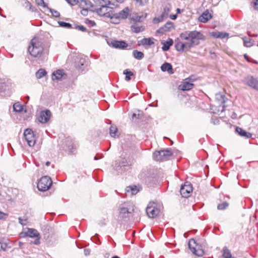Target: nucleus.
<instances>
[{
    "label": "nucleus",
    "instance_id": "36",
    "mask_svg": "<svg viewBox=\"0 0 258 258\" xmlns=\"http://www.w3.org/2000/svg\"><path fill=\"white\" fill-rule=\"evenodd\" d=\"M24 6L26 9H28L29 11H31L32 12H34L35 11V8L32 7L31 3L28 1H26L25 2Z\"/></svg>",
    "mask_w": 258,
    "mask_h": 258
},
{
    "label": "nucleus",
    "instance_id": "33",
    "mask_svg": "<svg viewBox=\"0 0 258 258\" xmlns=\"http://www.w3.org/2000/svg\"><path fill=\"white\" fill-rule=\"evenodd\" d=\"M133 53L134 57L137 59L140 60L144 57V53L141 51L134 50Z\"/></svg>",
    "mask_w": 258,
    "mask_h": 258
},
{
    "label": "nucleus",
    "instance_id": "22",
    "mask_svg": "<svg viewBox=\"0 0 258 258\" xmlns=\"http://www.w3.org/2000/svg\"><path fill=\"white\" fill-rule=\"evenodd\" d=\"M161 70L162 72H167L169 74L174 73L172 65L168 62L164 63L161 66Z\"/></svg>",
    "mask_w": 258,
    "mask_h": 258
},
{
    "label": "nucleus",
    "instance_id": "4",
    "mask_svg": "<svg viewBox=\"0 0 258 258\" xmlns=\"http://www.w3.org/2000/svg\"><path fill=\"white\" fill-rule=\"evenodd\" d=\"M114 5L112 3V5L104 6L103 7L96 8L95 11L96 13L100 16H103L106 18H110L112 16L113 9Z\"/></svg>",
    "mask_w": 258,
    "mask_h": 258
},
{
    "label": "nucleus",
    "instance_id": "28",
    "mask_svg": "<svg viewBox=\"0 0 258 258\" xmlns=\"http://www.w3.org/2000/svg\"><path fill=\"white\" fill-rule=\"evenodd\" d=\"M109 133L111 137H117V128L115 125H111L109 128Z\"/></svg>",
    "mask_w": 258,
    "mask_h": 258
},
{
    "label": "nucleus",
    "instance_id": "58",
    "mask_svg": "<svg viewBox=\"0 0 258 258\" xmlns=\"http://www.w3.org/2000/svg\"><path fill=\"white\" fill-rule=\"evenodd\" d=\"M84 254L85 255H88L90 253V250L89 249H85L84 250Z\"/></svg>",
    "mask_w": 258,
    "mask_h": 258
},
{
    "label": "nucleus",
    "instance_id": "10",
    "mask_svg": "<svg viewBox=\"0 0 258 258\" xmlns=\"http://www.w3.org/2000/svg\"><path fill=\"white\" fill-rule=\"evenodd\" d=\"M129 9L126 7L118 13H114L113 12L112 16L111 17V19L114 21L113 22L114 23H118L120 19H125L127 18L129 14Z\"/></svg>",
    "mask_w": 258,
    "mask_h": 258
},
{
    "label": "nucleus",
    "instance_id": "60",
    "mask_svg": "<svg viewBox=\"0 0 258 258\" xmlns=\"http://www.w3.org/2000/svg\"><path fill=\"white\" fill-rule=\"evenodd\" d=\"M87 12H83V9L81 11V14L83 15H86Z\"/></svg>",
    "mask_w": 258,
    "mask_h": 258
},
{
    "label": "nucleus",
    "instance_id": "62",
    "mask_svg": "<svg viewBox=\"0 0 258 258\" xmlns=\"http://www.w3.org/2000/svg\"><path fill=\"white\" fill-rule=\"evenodd\" d=\"M137 114L136 113H133L132 114V118H134V117H136Z\"/></svg>",
    "mask_w": 258,
    "mask_h": 258
},
{
    "label": "nucleus",
    "instance_id": "7",
    "mask_svg": "<svg viewBox=\"0 0 258 258\" xmlns=\"http://www.w3.org/2000/svg\"><path fill=\"white\" fill-rule=\"evenodd\" d=\"M130 165V162L126 159L121 158L119 160L115 161L112 164V166L114 170H116L118 173H121L124 171V168Z\"/></svg>",
    "mask_w": 258,
    "mask_h": 258
},
{
    "label": "nucleus",
    "instance_id": "3",
    "mask_svg": "<svg viewBox=\"0 0 258 258\" xmlns=\"http://www.w3.org/2000/svg\"><path fill=\"white\" fill-rule=\"evenodd\" d=\"M119 217L122 219L129 218L134 211V205L131 202H124L119 207Z\"/></svg>",
    "mask_w": 258,
    "mask_h": 258
},
{
    "label": "nucleus",
    "instance_id": "6",
    "mask_svg": "<svg viewBox=\"0 0 258 258\" xmlns=\"http://www.w3.org/2000/svg\"><path fill=\"white\" fill-rule=\"evenodd\" d=\"M52 181L50 177L44 176L42 177L37 183L38 189L42 191L48 190L52 185Z\"/></svg>",
    "mask_w": 258,
    "mask_h": 258
},
{
    "label": "nucleus",
    "instance_id": "51",
    "mask_svg": "<svg viewBox=\"0 0 258 258\" xmlns=\"http://www.w3.org/2000/svg\"><path fill=\"white\" fill-rule=\"evenodd\" d=\"M8 214L0 211V220H4L7 218Z\"/></svg>",
    "mask_w": 258,
    "mask_h": 258
},
{
    "label": "nucleus",
    "instance_id": "19",
    "mask_svg": "<svg viewBox=\"0 0 258 258\" xmlns=\"http://www.w3.org/2000/svg\"><path fill=\"white\" fill-rule=\"evenodd\" d=\"M175 49L179 52H183L184 51H187L189 49V47L186 45V42L184 43L178 42L175 45Z\"/></svg>",
    "mask_w": 258,
    "mask_h": 258
},
{
    "label": "nucleus",
    "instance_id": "41",
    "mask_svg": "<svg viewBox=\"0 0 258 258\" xmlns=\"http://www.w3.org/2000/svg\"><path fill=\"white\" fill-rule=\"evenodd\" d=\"M228 206V204L227 202H223L222 204H219L217 206V209L220 210L225 209Z\"/></svg>",
    "mask_w": 258,
    "mask_h": 258
},
{
    "label": "nucleus",
    "instance_id": "1",
    "mask_svg": "<svg viewBox=\"0 0 258 258\" xmlns=\"http://www.w3.org/2000/svg\"><path fill=\"white\" fill-rule=\"evenodd\" d=\"M182 40H186V45L189 49L200 44V40H204L202 33L197 31H185L180 34Z\"/></svg>",
    "mask_w": 258,
    "mask_h": 258
},
{
    "label": "nucleus",
    "instance_id": "18",
    "mask_svg": "<svg viewBox=\"0 0 258 258\" xmlns=\"http://www.w3.org/2000/svg\"><path fill=\"white\" fill-rule=\"evenodd\" d=\"M65 143L66 145L63 147V149L70 153H74L76 150V148L74 147L72 141L70 139H67Z\"/></svg>",
    "mask_w": 258,
    "mask_h": 258
},
{
    "label": "nucleus",
    "instance_id": "31",
    "mask_svg": "<svg viewBox=\"0 0 258 258\" xmlns=\"http://www.w3.org/2000/svg\"><path fill=\"white\" fill-rule=\"evenodd\" d=\"M141 42L143 45L151 46L154 44V42L151 38H143L141 40Z\"/></svg>",
    "mask_w": 258,
    "mask_h": 258
},
{
    "label": "nucleus",
    "instance_id": "8",
    "mask_svg": "<svg viewBox=\"0 0 258 258\" xmlns=\"http://www.w3.org/2000/svg\"><path fill=\"white\" fill-rule=\"evenodd\" d=\"M172 153L169 149L155 151L153 154L154 159L156 161H164L169 159Z\"/></svg>",
    "mask_w": 258,
    "mask_h": 258
},
{
    "label": "nucleus",
    "instance_id": "46",
    "mask_svg": "<svg viewBox=\"0 0 258 258\" xmlns=\"http://www.w3.org/2000/svg\"><path fill=\"white\" fill-rule=\"evenodd\" d=\"M85 0H78V3H77V5H78L84 10V8L85 7Z\"/></svg>",
    "mask_w": 258,
    "mask_h": 258
},
{
    "label": "nucleus",
    "instance_id": "55",
    "mask_svg": "<svg viewBox=\"0 0 258 258\" xmlns=\"http://www.w3.org/2000/svg\"><path fill=\"white\" fill-rule=\"evenodd\" d=\"M220 32H213L211 33V35L216 38H219L220 36Z\"/></svg>",
    "mask_w": 258,
    "mask_h": 258
},
{
    "label": "nucleus",
    "instance_id": "38",
    "mask_svg": "<svg viewBox=\"0 0 258 258\" xmlns=\"http://www.w3.org/2000/svg\"><path fill=\"white\" fill-rule=\"evenodd\" d=\"M216 99L220 101L221 104L225 103L224 96L220 93H217L216 94Z\"/></svg>",
    "mask_w": 258,
    "mask_h": 258
},
{
    "label": "nucleus",
    "instance_id": "16",
    "mask_svg": "<svg viewBox=\"0 0 258 258\" xmlns=\"http://www.w3.org/2000/svg\"><path fill=\"white\" fill-rule=\"evenodd\" d=\"M51 114V112L49 110L42 111L38 118L39 121L42 123H46L49 120Z\"/></svg>",
    "mask_w": 258,
    "mask_h": 258
},
{
    "label": "nucleus",
    "instance_id": "64",
    "mask_svg": "<svg viewBox=\"0 0 258 258\" xmlns=\"http://www.w3.org/2000/svg\"><path fill=\"white\" fill-rule=\"evenodd\" d=\"M111 258H120V257L118 256L115 255V256H112Z\"/></svg>",
    "mask_w": 258,
    "mask_h": 258
},
{
    "label": "nucleus",
    "instance_id": "50",
    "mask_svg": "<svg viewBox=\"0 0 258 258\" xmlns=\"http://www.w3.org/2000/svg\"><path fill=\"white\" fill-rule=\"evenodd\" d=\"M74 28L78 29L79 30L83 31V32H85L86 31V28L85 27H84L83 26H79V25H75Z\"/></svg>",
    "mask_w": 258,
    "mask_h": 258
},
{
    "label": "nucleus",
    "instance_id": "57",
    "mask_svg": "<svg viewBox=\"0 0 258 258\" xmlns=\"http://www.w3.org/2000/svg\"><path fill=\"white\" fill-rule=\"evenodd\" d=\"M18 220L20 224H21L22 225H25V224L24 223V221H25L26 220V219L23 220L22 218L19 217Z\"/></svg>",
    "mask_w": 258,
    "mask_h": 258
},
{
    "label": "nucleus",
    "instance_id": "43",
    "mask_svg": "<svg viewBox=\"0 0 258 258\" xmlns=\"http://www.w3.org/2000/svg\"><path fill=\"white\" fill-rule=\"evenodd\" d=\"M47 8L49 9V12L51 13V14H52V15L53 17H56V18L59 17L60 14L58 11H57L56 10H55L54 9L49 8L48 7H47Z\"/></svg>",
    "mask_w": 258,
    "mask_h": 258
},
{
    "label": "nucleus",
    "instance_id": "35",
    "mask_svg": "<svg viewBox=\"0 0 258 258\" xmlns=\"http://www.w3.org/2000/svg\"><path fill=\"white\" fill-rule=\"evenodd\" d=\"M46 74V72L44 69H39L36 73V77L39 79L44 77Z\"/></svg>",
    "mask_w": 258,
    "mask_h": 258
},
{
    "label": "nucleus",
    "instance_id": "63",
    "mask_svg": "<svg viewBox=\"0 0 258 258\" xmlns=\"http://www.w3.org/2000/svg\"><path fill=\"white\" fill-rule=\"evenodd\" d=\"M176 11H177V13H180V10L178 8V9H176Z\"/></svg>",
    "mask_w": 258,
    "mask_h": 258
},
{
    "label": "nucleus",
    "instance_id": "37",
    "mask_svg": "<svg viewBox=\"0 0 258 258\" xmlns=\"http://www.w3.org/2000/svg\"><path fill=\"white\" fill-rule=\"evenodd\" d=\"M170 11V8L169 6H166L164 8L163 12L162 13V18L166 17L168 16L169 12Z\"/></svg>",
    "mask_w": 258,
    "mask_h": 258
},
{
    "label": "nucleus",
    "instance_id": "24",
    "mask_svg": "<svg viewBox=\"0 0 258 258\" xmlns=\"http://www.w3.org/2000/svg\"><path fill=\"white\" fill-rule=\"evenodd\" d=\"M236 132L239 135L241 136V137H245L247 139L250 138L252 136L251 133L246 132L245 130L239 127H236Z\"/></svg>",
    "mask_w": 258,
    "mask_h": 258
},
{
    "label": "nucleus",
    "instance_id": "56",
    "mask_svg": "<svg viewBox=\"0 0 258 258\" xmlns=\"http://www.w3.org/2000/svg\"><path fill=\"white\" fill-rule=\"evenodd\" d=\"M253 5L254 9L255 10H258V0H254Z\"/></svg>",
    "mask_w": 258,
    "mask_h": 258
},
{
    "label": "nucleus",
    "instance_id": "11",
    "mask_svg": "<svg viewBox=\"0 0 258 258\" xmlns=\"http://www.w3.org/2000/svg\"><path fill=\"white\" fill-rule=\"evenodd\" d=\"M146 213L149 217L154 218L160 213V210L155 203H150L146 208Z\"/></svg>",
    "mask_w": 258,
    "mask_h": 258
},
{
    "label": "nucleus",
    "instance_id": "17",
    "mask_svg": "<svg viewBox=\"0 0 258 258\" xmlns=\"http://www.w3.org/2000/svg\"><path fill=\"white\" fill-rule=\"evenodd\" d=\"M67 75L64 73L63 70H58L54 72L52 75V80L59 81L66 79Z\"/></svg>",
    "mask_w": 258,
    "mask_h": 258
},
{
    "label": "nucleus",
    "instance_id": "59",
    "mask_svg": "<svg viewBox=\"0 0 258 258\" xmlns=\"http://www.w3.org/2000/svg\"><path fill=\"white\" fill-rule=\"evenodd\" d=\"M177 18L176 15H172L170 16V18L172 20H175Z\"/></svg>",
    "mask_w": 258,
    "mask_h": 258
},
{
    "label": "nucleus",
    "instance_id": "61",
    "mask_svg": "<svg viewBox=\"0 0 258 258\" xmlns=\"http://www.w3.org/2000/svg\"><path fill=\"white\" fill-rule=\"evenodd\" d=\"M45 164H46V166H48L50 165V162L47 161V162H46Z\"/></svg>",
    "mask_w": 258,
    "mask_h": 258
},
{
    "label": "nucleus",
    "instance_id": "34",
    "mask_svg": "<svg viewBox=\"0 0 258 258\" xmlns=\"http://www.w3.org/2000/svg\"><path fill=\"white\" fill-rule=\"evenodd\" d=\"M123 74L125 75V80L126 81H130L131 79V76H134V74L128 69H126L123 71Z\"/></svg>",
    "mask_w": 258,
    "mask_h": 258
},
{
    "label": "nucleus",
    "instance_id": "15",
    "mask_svg": "<svg viewBox=\"0 0 258 258\" xmlns=\"http://www.w3.org/2000/svg\"><path fill=\"white\" fill-rule=\"evenodd\" d=\"M190 79L189 78L184 79L179 86V88L182 91L191 90L194 87V84L190 82Z\"/></svg>",
    "mask_w": 258,
    "mask_h": 258
},
{
    "label": "nucleus",
    "instance_id": "25",
    "mask_svg": "<svg viewBox=\"0 0 258 258\" xmlns=\"http://www.w3.org/2000/svg\"><path fill=\"white\" fill-rule=\"evenodd\" d=\"M173 27V24L172 22H169L166 23L164 26L160 28L157 30V32H162L169 31Z\"/></svg>",
    "mask_w": 258,
    "mask_h": 258
},
{
    "label": "nucleus",
    "instance_id": "29",
    "mask_svg": "<svg viewBox=\"0 0 258 258\" xmlns=\"http://www.w3.org/2000/svg\"><path fill=\"white\" fill-rule=\"evenodd\" d=\"M25 106L20 104L19 102L15 103L13 105L14 111L17 112H21L24 109Z\"/></svg>",
    "mask_w": 258,
    "mask_h": 258
},
{
    "label": "nucleus",
    "instance_id": "12",
    "mask_svg": "<svg viewBox=\"0 0 258 258\" xmlns=\"http://www.w3.org/2000/svg\"><path fill=\"white\" fill-rule=\"evenodd\" d=\"M243 83L249 87L258 91V78L252 76H247L243 80Z\"/></svg>",
    "mask_w": 258,
    "mask_h": 258
},
{
    "label": "nucleus",
    "instance_id": "23",
    "mask_svg": "<svg viewBox=\"0 0 258 258\" xmlns=\"http://www.w3.org/2000/svg\"><path fill=\"white\" fill-rule=\"evenodd\" d=\"M211 18V14L207 10L199 17V20L202 23H206Z\"/></svg>",
    "mask_w": 258,
    "mask_h": 258
},
{
    "label": "nucleus",
    "instance_id": "47",
    "mask_svg": "<svg viewBox=\"0 0 258 258\" xmlns=\"http://www.w3.org/2000/svg\"><path fill=\"white\" fill-rule=\"evenodd\" d=\"M144 18L143 16H137L132 18V20L135 22H142Z\"/></svg>",
    "mask_w": 258,
    "mask_h": 258
},
{
    "label": "nucleus",
    "instance_id": "27",
    "mask_svg": "<svg viewBox=\"0 0 258 258\" xmlns=\"http://www.w3.org/2000/svg\"><path fill=\"white\" fill-rule=\"evenodd\" d=\"M125 190L127 192L131 193L132 195L137 194L139 190L136 185H131L126 187Z\"/></svg>",
    "mask_w": 258,
    "mask_h": 258
},
{
    "label": "nucleus",
    "instance_id": "45",
    "mask_svg": "<svg viewBox=\"0 0 258 258\" xmlns=\"http://www.w3.org/2000/svg\"><path fill=\"white\" fill-rule=\"evenodd\" d=\"M36 3L40 6L42 7L43 8H47L46 4L45 3L44 0H35Z\"/></svg>",
    "mask_w": 258,
    "mask_h": 258
},
{
    "label": "nucleus",
    "instance_id": "2",
    "mask_svg": "<svg viewBox=\"0 0 258 258\" xmlns=\"http://www.w3.org/2000/svg\"><path fill=\"white\" fill-rule=\"evenodd\" d=\"M43 51V46L41 41L37 37L33 38L28 47L30 54L35 57H40Z\"/></svg>",
    "mask_w": 258,
    "mask_h": 258
},
{
    "label": "nucleus",
    "instance_id": "32",
    "mask_svg": "<svg viewBox=\"0 0 258 258\" xmlns=\"http://www.w3.org/2000/svg\"><path fill=\"white\" fill-rule=\"evenodd\" d=\"M223 252V258H234L232 256L230 250L226 247H224Z\"/></svg>",
    "mask_w": 258,
    "mask_h": 258
},
{
    "label": "nucleus",
    "instance_id": "44",
    "mask_svg": "<svg viewBox=\"0 0 258 258\" xmlns=\"http://www.w3.org/2000/svg\"><path fill=\"white\" fill-rule=\"evenodd\" d=\"M85 62V59L84 58H80L79 60V63L80 65L78 64V65L76 66V68L78 69L83 70L84 69L83 66Z\"/></svg>",
    "mask_w": 258,
    "mask_h": 258
},
{
    "label": "nucleus",
    "instance_id": "14",
    "mask_svg": "<svg viewBox=\"0 0 258 258\" xmlns=\"http://www.w3.org/2000/svg\"><path fill=\"white\" fill-rule=\"evenodd\" d=\"M192 191L191 184L186 182L183 185H182L180 189V192L182 197L187 198Z\"/></svg>",
    "mask_w": 258,
    "mask_h": 258
},
{
    "label": "nucleus",
    "instance_id": "42",
    "mask_svg": "<svg viewBox=\"0 0 258 258\" xmlns=\"http://www.w3.org/2000/svg\"><path fill=\"white\" fill-rule=\"evenodd\" d=\"M85 7L84 8L83 12H87L88 9H89L90 7H93V6L92 5V4L91 2L85 0Z\"/></svg>",
    "mask_w": 258,
    "mask_h": 258
},
{
    "label": "nucleus",
    "instance_id": "21",
    "mask_svg": "<svg viewBox=\"0 0 258 258\" xmlns=\"http://www.w3.org/2000/svg\"><path fill=\"white\" fill-rule=\"evenodd\" d=\"M94 7L96 8L103 7L104 6L112 5L110 0H93Z\"/></svg>",
    "mask_w": 258,
    "mask_h": 258
},
{
    "label": "nucleus",
    "instance_id": "52",
    "mask_svg": "<svg viewBox=\"0 0 258 258\" xmlns=\"http://www.w3.org/2000/svg\"><path fill=\"white\" fill-rule=\"evenodd\" d=\"M7 245L5 243H2L0 242V250H6Z\"/></svg>",
    "mask_w": 258,
    "mask_h": 258
},
{
    "label": "nucleus",
    "instance_id": "30",
    "mask_svg": "<svg viewBox=\"0 0 258 258\" xmlns=\"http://www.w3.org/2000/svg\"><path fill=\"white\" fill-rule=\"evenodd\" d=\"M131 28L132 31L136 33L142 32L144 30V27L143 26H138L137 25H132Z\"/></svg>",
    "mask_w": 258,
    "mask_h": 258
},
{
    "label": "nucleus",
    "instance_id": "40",
    "mask_svg": "<svg viewBox=\"0 0 258 258\" xmlns=\"http://www.w3.org/2000/svg\"><path fill=\"white\" fill-rule=\"evenodd\" d=\"M244 44L246 47H250L252 45V42L251 39L249 38H243Z\"/></svg>",
    "mask_w": 258,
    "mask_h": 258
},
{
    "label": "nucleus",
    "instance_id": "48",
    "mask_svg": "<svg viewBox=\"0 0 258 258\" xmlns=\"http://www.w3.org/2000/svg\"><path fill=\"white\" fill-rule=\"evenodd\" d=\"M85 24L89 25L90 26L93 27L96 25V23L94 21H93L92 20H89L88 19L85 20Z\"/></svg>",
    "mask_w": 258,
    "mask_h": 258
},
{
    "label": "nucleus",
    "instance_id": "5",
    "mask_svg": "<svg viewBox=\"0 0 258 258\" xmlns=\"http://www.w3.org/2000/svg\"><path fill=\"white\" fill-rule=\"evenodd\" d=\"M22 237L28 236L31 238L35 237V240L30 242V243H33L35 245H39L40 244V239L41 238L40 234L38 231L33 228H28L27 231L23 232L21 233Z\"/></svg>",
    "mask_w": 258,
    "mask_h": 258
},
{
    "label": "nucleus",
    "instance_id": "26",
    "mask_svg": "<svg viewBox=\"0 0 258 258\" xmlns=\"http://www.w3.org/2000/svg\"><path fill=\"white\" fill-rule=\"evenodd\" d=\"M173 43V41L171 38H168L166 41L164 42H162V44L163 45L162 49L163 51H167L169 49L170 47L172 45Z\"/></svg>",
    "mask_w": 258,
    "mask_h": 258
},
{
    "label": "nucleus",
    "instance_id": "13",
    "mask_svg": "<svg viewBox=\"0 0 258 258\" xmlns=\"http://www.w3.org/2000/svg\"><path fill=\"white\" fill-rule=\"evenodd\" d=\"M24 136L28 145L30 147H33L35 144L36 140L32 130L30 128L26 129L24 133Z\"/></svg>",
    "mask_w": 258,
    "mask_h": 258
},
{
    "label": "nucleus",
    "instance_id": "53",
    "mask_svg": "<svg viewBox=\"0 0 258 258\" xmlns=\"http://www.w3.org/2000/svg\"><path fill=\"white\" fill-rule=\"evenodd\" d=\"M135 1L140 6H143L146 3V0H135Z\"/></svg>",
    "mask_w": 258,
    "mask_h": 258
},
{
    "label": "nucleus",
    "instance_id": "20",
    "mask_svg": "<svg viewBox=\"0 0 258 258\" xmlns=\"http://www.w3.org/2000/svg\"><path fill=\"white\" fill-rule=\"evenodd\" d=\"M111 45L116 48L124 49L127 46V43L124 41L113 40L111 41Z\"/></svg>",
    "mask_w": 258,
    "mask_h": 258
},
{
    "label": "nucleus",
    "instance_id": "49",
    "mask_svg": "<svg viewBox=\"0 0 258 258\" xmlns=\"http://www.w3.org/2000/svg\"><path fill=\"white\" fill-rule=\"evenodd\" d=\"M229 33L227 32H221L220 34L219 38L220 39H224L226 37H228L229 36Z\"/></svg>",
    "mask_w": 258,
    "mask_h": 258
},
{
    "label": "nucleus",
    "instance_id": "9",
    "mask_svg": "<svg viewBox=\"0 0 258 258\" xmlns=\"http://www.w3.org/2000/svg\"><path fill=\"white\" fill-rule=\"evenodd\" d=\"M188 247L194 254L199 256H202L204 253V250L200 248V245L198 244L193 239L189 240Z\"/></svg>",
    "mask_w": 258,
    "mask_h": 258
},
{
    "label": "nucleus",
    "instance_id": "39",
    "mask_svg": "<svg viewBox=\"0 0 258 258\" xmlns=\"http://www.w3.org/2000/svg\"><path fill=\"white\" fill-rule=\"evenodd\" d=\"M58 23L59 25L61 27L71 28H72V25L69 23L64 22L62 21H58Z\"/></svg>",
    "mask_w": 258,
    "mask_h": 258
},
{
    "label": "nucleus",
    "instance_id": "54",
    "mask_svg": "<svg viewBox=\"0 0 258 258\" xmlns=\"http://www.w3.org/2000/svg\"><path fill=\"white\" fill-rule=\"evenodd\" d=\"M69 4L72 6H75L77 5V3H78V0H66Z\"/></svg>",
    "mask_w": 258,
    "mask_h": 258
}]
</instances>
